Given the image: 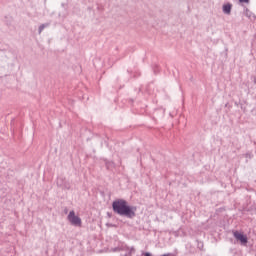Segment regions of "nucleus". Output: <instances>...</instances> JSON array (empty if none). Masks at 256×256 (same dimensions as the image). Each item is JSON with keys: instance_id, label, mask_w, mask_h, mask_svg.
<instances>
[{"instance_id": "6", "label": "nucleus", "mask_w": 256, "mask_h": 256, "mask_svg": "<svg viewBox=\"0 0 256 256\" xmlns=\"http://www.w3.org/2000/svg\"><path fill=\"white\" fill-rule=\"evenodd\" d=\"M45 27H49V24H41L38 28V33L39 35H41V33H43V30L45 29Z\"/></svg>"}, {"instance_id": "3", "label": "nucleus", "mask_w": 256, "mask_h": 256, "mask_svg": "<svg viewBox=\"0 0 256 256\" xmlns=\"http://www.w3.org/2000/svg\"><path fill=\"white\" fill-rule=\"evenodd\" d=\"M233 236L237 241H240L241 245H247V243L249 242L247 236L243 233H240L239 231H234Z\"/></svg>"}, {"instance_id": "13", "label": "nucleus", "mask_w": 256, "mask_h": 256, "mask_svg": "<svg viewBox=\"0 0 256 256\" xmlns=\"http://www.w3.org/2000/svg\"><path fill=\"white\" fill-rule=\"evenodd\" d=\"M65 213H67V210H65Z\"/></svg>"}, {"instance_id": "7", "label": "nucleus", "mask_w": 256, "mask_h": 256, "mask_svg": "<svg viewBox=\"0 0 256 256\" xmlns=\"http://www.w3.org/2000/svg\"><path fill=\"white\" fill-rule=\"evenodd\" d=\"M244 157L246 158V163H249V159H253V153L247 152Z\"/></svg>"}, {"instance_id": "12", "label": "nucleus", "mask_w": 256, "mask_h": 256, "mask_svg": "<svg viewBox=\"0 0 256 256\" xmlns=\"http://www.w3.org/2000/svg\"><path fill=\"white\" fill-rule=\"evenodd\" d=\"M161 256H171V253L163 254Z\"/></svg>"}, {"instance_id": "2", "label": "nucleus", "mask_w": 256, "mask_h": 256, "mask_svg": "<svg viewBox=\"0 0 256 256\" xmlns=\"http://www.w3.org/2000/svg\"><path fill=\"white\" fill-rule=\"evenodd\" d=\"M69 223H71V225H73L74 227H81L82 225V221L81 218L77 215H75V211H70L67 217Z\"/></svg>"}, {"instance_id": "10", "label": "nucleus", "mask_w": 256, "mask_h": 256, "mask_svg": "<svg viewBox=\"0 0 256 256\" xmlns=\"http://www.w3.org/2000/svg\"><path fill=\"white\" fill-rule=\"evenodd\" d=\"M240 3H249V0H239Z\"/></svg>"}, {"instance_id": "11", "label": "nucleus", "mask_w": 256, "mask_h": 256, "mask_svg": "<svg viewBox=\"0 0 256 256\" xmlns=\"http://www.w3.org/2000/svg\"><path fill=\"white\" fill-rule=\"evenodd\" d=\"M144 256H151V253L146 252V253L144 254Z\"/></svg>"}, {"instance_id": "4", "label": "nucleus", "mask_w": 256, "mask_h": 256, "mask_svg": "<svg viewBox=\"0 0 256 256\" xmlns=\"http://www.w3.org/2000/svg\"><path fill=\"white\" fill-rule=\"evenodd\" d=\"M231 9H233V4L227 3L222 7V11L225 15H231Z\"/></svg>"}, {"instance_id": "1", "label": "nucleus", "mask_w": 256, "mask_h": 256, "mask_svg": "<svg viewBox=\"0 0 256 256\" xmlns=\"http://www.w3.org/2000/svg\"><path fill=\"white\" fill-rule=\"evenodd\" d=\"M112 209L116 215L126 217L127 219H134L137 217V206H130L125 199H117L112 202Z\"/></svg>"}, {"instance_id": "5", "label": "nucleus", "mask_w": 256, "mask_h": 256, "mask_svg": "<svg viewBox=\"0 0 256 256\" xmlns=\"http://www.w3.org/2000/svg\"><path fill=\"white\" fill-rule=\"evenodd\" d=\"M124 251H128L124 256H131L132 253H135V247L129 248L127 245L124 246Z\"/></svg>"}, {"instance_id": "9", "label": "nucleus", "mask_w": 256, "mask_h": 256, "mask_svg": "<svg viewBox=\"0 0 256 256\" xmlns=\"http://www.w3.org/2000/svg\"><path fill=\"white\" fill-rule=\"evenodd\" d=\"M245 15L246 17H251V11H249L248 8L245 10Z\"/></svg>"}, {"instance_id": "8", "label": "nucleus", "mask_w": 256, "mask_h": 256, "mask_svg": "<svg viewBox=\"0 0 256 256\" xmlns=\"http://www.w3.org/2000/svg\"><path fill=\"white\" fill-rule=\"evenodd\" d=\"M112 251L114 253H117L118 251H125V246L115 247V248L112 249Z\"/></svg>"}]
</instances>
